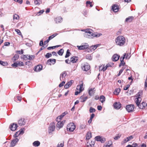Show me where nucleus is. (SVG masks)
Wrapping results in <instances>:
<instances>
[{"label":"nucleus","instance_id":"nucleus-37","mask_svg":"<svg viewBox=\"0 0 147 147\" xmlns=\"http://www.w3.org/2000/svg\"><path fill=\"white\" fill-rule=\"evenodd\" d=\"M133 19V17L132 16L126 18L125 19V21L127 22H130Z\"/></svg>","mask_w":147,"mask_h":147},{"label":"nucleus","instance_id":"nucleus-23","mask_svg":"<svg viewBox=\"0 0 147 147\" xmlns=\"http://www.w3.org/2000/svg\"><path fill=\"white\" fill-rule=\"evenodd\" d=\"M19 139L17 138H16L15 139L13 140L11 142V146H14L16 144L18 141Z\"/></svg>","mask_w":147,"mask_h":147},{"label":"nucleus","instance_id":"nucleus-31","mask_svg":"<svg viewBox=\"0 0 147 147\" xmlns=\"http://www.w3.org/2000/svg\"><path fill=\"white\" fill-rule=\"evenodd\" d=\"M42 65H38L36 67L35 70L37 72L39 71L42 69Z\"/></svg>","mask_w":147,"mask_h":147},{"label":"nucleus","instance_id":"nucleus-58","mask_svg":"<svg viewBox=\"0 0 147 147\" xmlns=\"http://www.w3.org/2000/svg\"><path fill=\"white\" fill-rule=\"evenodd\" d=\"M64 144L63 143H60V144H58L57 147H63V146Z\"/></svg>","mask_w":147,"mask_h":147},{"label":"nucleus","instance_id":"nucleus-26","mask_svg":"<svg viewBox=\"0 0 147 147\" xmlns=\"http://www.w3.org/2000/svg\"><path fill=\"white\" fill-rule=\"evenodd\" d=\"M119 8L118 6L116 5H113L112 6V9L115 12H117L118 11Z\"/></svg>","mask_w":147,"mask_h":147},{"label":"nucleus","instance_id":"nucleus-43","mask_svg":"<svg viewBox=\"0 0 147 147\" xmlns=\"http://www.w3.org/2000/svg\"><path fill=\"white\" fill-rule=\"evenodd\" d=\"M58 34L57 33H55L49 36L48 38L49 40H51L53 39V38H54Z\"/></svg>","mask_w":147,"mask_h":147},{"label":"nucleus","instance_id":"nucleus-21","mask_svg":"<svg viewBox=\"0 0 147 147\" xmlns=\"http://www.w3.org/2000/svg\"><path fill=\"white\" fill-rule=\"evenodd\" d=\"M78 59V58L76 57H73L70 58V62L73 63H76Z\"/></svg>","mask_w":147,"mask_h":147},{"label":"nucleus","instance_id":"nucleus-63","mask_svg":"<svg viewBox=\"0 0 147 147\" xmlns=\"http://www.w3.org/2000/svg\"><path fill=\"white\" fill-rule=\"evenodd\" d=\"M16 2H17L21 4L22 2V0H13Z\"/></svg>","mask_w":147,"mask_h":147},{"label":"nucleus","instance_id":"nucleus-32","mask_svg":"<svg viewBox=\"0 0 147 147\" xmlns=\"http://www.w3.org/2000/svg\"><path fill=\"white\" fill-rule=\"evenodd\" d=\"M88 98L87 96H82L80 97V101L81 102H84Z\"/></svg>","mask_w":147,"mask_h":147},{"label":"nucleus","instance_id":"nucleus-55","mask_svg":"<svg viewBox=\"0 0 147 147\" xmlns=\"http://www.w3.org/2000/svg\"><path fill=\"white\" fill-rule=\"evenodd\" d=\"M103 71H105L107 68L108 67V66L107 65H106L105 66V65H104L103 66Z\"/></svg>","mask_w":147,"mask_h":147},{"label":"nucleus","instance_id":"nucleus-2","mask_svg":"<svg viewBox=\"0 0 147 147\" xmlns=\"http://www.w3.org/2000/svg\"><path fill=\"white\" fill-rule=\"evenodd\" d=\"M76 126L73 123H70L67 126V129L68 131L73 132L76 129Z\"/></svg>","mask_w":147,"mask_h":147},{"label":"nucleus","instance_id":"nucleus-5","mask_svg":"<svg viewBox=\"0 0 147 147\" xmlns=\"http://www.w3.org/2000/svg\"><path fill=\"white\" fill-rule=\"evenodd\" d=\"M78 90H79V91H76L75 92V95H77L78 94L82 92L84 90V88L83 87V84L82 82V83H80V84L78 85L76 88Z\"/></svg>","mask_w":147,"mask_h":147},{"label":"nucleus","instance_id":"nucleus-44","mask_svg":"<svg viewBox=\"0 0 147 147\" xmlns=\"http://www.w3.org/2000/svg\"><path fill=\"white\" fill-rule=\"evenodd\" d=\"M86 58L89 60H91L92 59V57L90 55L88 54L86 56Z\"/></svg>","mask_w":147,"mask_h":147},{"label":"nucleus","instance_id":"nucleus-27","mask_svg":"<svg viewBox=\"0 0 147 147\" xmlns=\"http://www.w3.org/2000/svg\"><path fill=\"white\" fill-rule=\"evenodd\" d=\"M142 100V99L140 98H136L135 99V101L137 105L138 106H139V105H140V102H141Z\"/></svg>","mask_w":147,"mask_h":147},{"label":"nucleus","instance_id":"nucleus-60","mask_svg":"<svg viewBox=\"0 0 147 147\" xmlns=\"http://www.w3.org/2000/svg\"><path fill=\"white\" fill-rule=\"evenodd\" d=\"M120 61H121V62L120 63L119 65V67H120L122 65H124L125 63L123 61L120 60Z\"/></svg>","mask_w":147,"mask_h":147},{"label":"nucleus","instance_id":"nucleus-22","mask_svg":"<svg viewBox=\"0 0 147 147\" xmlns=\"http://www.w3.org/2000/svg\"><path fill=\"white\" fill-rule=\"evenodd\" d=\"M119 57L120 56L117 54H114L112 57L113 60L114 61H117L119 59Z\"/></svg>","mask_w":147,"mask_h":147},{"label":"nucleus","instance_id":"nucleus-46","mask_svg":"<svg viewBox=\"0 0 147 147\" xmlns=\"http://www.w3.org/2000/svg\"><path fill=\"white\" fill-rule=\"evenodd\" d=\"M71 55V53L69 52V51L68 49L66 52V54L65 56V58H67L68 57Z\"/></svg>","mask_w":147,"mask_h":147},{"label":"nucleus","instance_id":"nucleus-48","mask_svg":"<svg viewBox=\"0 0 147 147\" xmlns=\"http://www.w3.org/2000/svg\"><path fill=\"white\" fill-rule=\"evenodd\" d=\"M16 98H17L18 100H19V101H21V99H22V97H21L20 96H17L16 97H15L14 98V100L15 101H16V102H17V100H16Z\"/></svg>","mask_w":147,"mask_h":147},{"label":"nucleus","instance_id":"nucleus-29","mask_svg":"<svg viewBox=\"0 0 147 147\" xmlns=\"http://www.w3.org/2000/svg\"><path fill=\"white\" fill-rule=\"evenodd\" d=\"M67 113V112L63 113L61 115L57 117V119H61Z\"/></svg>","mask_w":147,"mask_h":147},{"label":"nucleus","instance_id":"nucleus-47","mask_svg":"<svg viewBox=\"0 0 147 147\" xmlns=\"http://www.w3.org/2000/svg\"><path fill=\"white\" fill-rule=\"evenodd\" d=\"M15 31L17 33V34L19 35H21V36L22 37L23 36L21 34V32L20 31V30L18 29H16L15 30Z\"/></svg>","mask_w":147,"mask_h":147},{"label":"nucleus","instance_id":"nucleus-64","mask_svg":"<svg viewBox=\"0 0 147 147\" xmlns=\"http://www.w3.org/2000/svg\"><path fill=\"white\" fill-rule=\"evenodd\" d=\"M146 88H147V77L145 82V88L146 89Z\"/></svg>","mask_w":147,"mask_h":147},{"label":"nucleus","instance_id":"nucleus-3","mask_svg":"<svg viewBox=\"0 0 147 147\" xmlns=\"http://www.w3.org/2000/svg\"><path fill=\"white\" fill-rule=\"evenodd\" d=\"M34 56L33 55H22L21 58L24 60L26 61L28 60H32L34 59Z\"/></svg>","mask_w":147,"mask_h":147},{"label":"nucleus","instance_id":"nucleus-13","mask_svg":"<svg viewBox=\"0 0 147 147\" xmlns=\"http://www.w3.org/2000/svg\"><path fill=\"white\" fill-rule=\"evenodd\" d=\"M24 129H22L21 131H19L16 132L14 134L13 136L15 138H16L18 136L20 135H22L24 133Z\"/></svg>","mask_w":147,"mask_h":147},{"label":"nucleus","instance_id":"nucleus-40","mask_svg":"<svg viewBox=\"0 0 147 147\" xmlns=\"http://www.w3.org/2000/svg\"><path fill=\"white\" fill-rule=\"evenodd\" d=\"M120 92V89L119 88H116L115 89V91L114 92L115 94L116 95H118L119 94V93Z\"/></svg>","mask_w":147,"mask_h":147},{"label":"nucleus","instance_id":"nucleus-52","mask_svg":"<svg viewBox=\"0 0 147 147\" xmlns=\"http://www.w3.org/2000/svg\"><path fill=\"white\" fill-rule=\"evenodd\" d=\"M121 134H118L114 138V139L115 140H117L119 139L121 136Z\"/></svg>","mask_w":147,"mask_h":147},{"label":"nucleus","instance_id":"nucleus-45","mask_svg":"<svg viewBox=\"0 0 147 147\" xmlns=\"http://www.w3.org/2000/svg\"><path fill=\"white\" fill-rule=\"evenodd\" d=\"M64 52V50L63 49H61L57 52L58 54L60 55L61 56L63 55Z\"/></svg>","mask_w":147,"mask_h":147},{"label":"nucleus","instance_id":"nucleus-61","mask_svg":"<svg viewBox=\"0 0 147 147\" xmlns=\"http://www.w3.org/2000/svg\"><path fill=\"white\" fill-rule=\"evenodd\" d=\"M138 146V144H137L135 143L133 144L132 145H131V147H137Z\"/></svg>","mask_w":147,"mask_h":147},{"label":"nucleus","instance_id":"nucleus-8","mask_svg":"<svg viewBox=\"0 0 147 147\" xmlns=\"http://www.w3.org/2000/svg\"><path fill=\"white\" fill-rule=\"evenodd\" d=\"M65 122V120H63L62 121H58L56 125V127L57 128H58L57 129V130H59L60 128H62Z\"/></svg>","mask_w":147,"mask_h":147},{"label":"nucleus","instance_id":"nucleus-50","mask_svg":"<svg viewBox=\"0 0 147 147\" xmlns=\"http://www.w3.org/2000/svg\"><path fill=\"white\" fill-rule=\"evenodd\" d=\"M52 56V54L50 53H47L45 55L46 57L47 58H48Z\"/></svg>","mask_w":147,"mask_h":147},{"label":"nucleus","instance_id":"nucleus-6","mask_svg":"<svg viewBox=\"0 0 147 147\" xmlns=\"http://www.w3.org/2000/svg\"><path fill=\"white\" fill-rule=\"evenodd\" d=\"M81 67L82 70L84 71H87L90 68V66L88 63H84L82 64Z\"/></svg>","mask_w":147,"mask_h":147},{"label":"nucleus","instance_id":"nucleus-15","mask_svg":"<svg viewBox=\"0 0 147 147\" xmlns=\"http://www.w3.org/2000/svg\"><path fill=\"white\" fill-rule=\"evenodd\" d=\"M147 105V104L146 102H143L141 103L139 105L138 107L140 109H144Z\"/></svg>","mask_w":147,"mask_h":147},{"label":"nucleus","instance_id":"nucleus-35","mask_svg":"<svg viewBox=\"0 0 147 147\" xmlns=\"http://www.w3.org/2000/svg\"><path fill=\"white\" fill-rule=\"evenodd\" d=\"M86 140L90 139L92 137L91 133L90 132H88L86 134Z\"/></svg>","mask_w":147,"mask_h":147},{"label":"nucleus","instance_id":"nucleus-11","mask_svg":"<svg viewBox=\"0 0 147 147\" xmlns=\"http://www.w3.org/2000/svg\"><path fill=\"white\" fill-rule=\"evenodd\" d=\"M24 65L23 62L18 61L16 62H14L13 64H12L11 66L15 67H17L18 66H23Z\"/></svg>","mask_w":147,"mask_h":147},{"label":"nucleus","instance_id":"nucleus-14","mask_svg":"<svg viewBox=\"0 0 147 147\" xmlns=\"http://www.w3.org/2000/svg\"><path fill=\"white\" fill-rule=\"evenodd\" d=\"M17 125L15 123L11 124L10 126V128L12 131H15L17 127Z\"/></svg>","mask_w":147,"mask_h":147},{"label":"nucleus","instance_id":"nucleus-12","mask_svg":"<svg viewBox=\"0 0 147 147\" xmlns=\"http://www.w3.org/2000/svg\"><path fill=\"white\" fill-rule=\"evenodd\" d=\"M95 139L96 141H100L102 143H104L105 141V138L100 136L96 137Z\"/></svg>","mask_w":147,"mask_h":147},{"label":"nucleus","instance_id":"nucleus-39","mask_svg":"<svg viewBox=\"0 0 147 147\" xmlns=\"http://www.w3.org/2000/svg\"><path fill=\"white\" fill-rule=\"evenodd\" d=\"M19 18L20 17L18 15L15 14L13 15V20H19Z\"/></svg>","mask_w":147,"mask_h":147},{"label":"nucleus","instance_id":"nucleus-25","mask_svg":"<svg viewBox=\"0 0 147 147\" xmlns=\"http://www.w3.org/2000/svg\"><path fill=\"white\" fill-rule=\"evenodd\" d=\"M114 107L115 109H119L121 107V105L119 102H115L114 104Z\"/></svg>","mask_w":147,"mask_h":147},{"label":"nucleus","instance_id":"nucleus-38","mask_svg":"<svg viewBox=\"0 0 147 147\" xmlns=\"http://www.w3.org/2000/svg\"><path fill=\"white\" fill-rule=\"evenodd\" d=\"M92 2H90L89 1H87L86 2V6L88 7L89 5H90V7H91L93 6V5L92 4Z\"/></svg>","mask_w":147,"mask_h":147},{"label":"nucleus","instance_id":"nucleus-10","mask_svg":"<svg viewBox=\"0 0 147 147\" xmlns=\"http://www.w3.org/2000/svg\"><path fill=\"white\" fill-rule=\"evenodd\" d=\"M89 47V45L88 43H85L82 45L79 46H77V47L80 50H84L87 49Z\"/></svg>","mask_w":147,"mask_h":147},{"label":"nucleus","instance_id":"nucleus-9","mask_svg":"<svg viewBox=\"0 0 147 147\" xmlns=\"http://www.w3.org/2000/svg\"><path fill=\"white\" fill-rule=\"evenodd\" d=\"M134 106L133 105H129L126 106V109L128 112H131L134 109Z\"/></svg>","mask_w":147,"mask_h":147},{"label":"nucleus","instance_id":"nucleus-57","mask_svg":"<svg viewBox=\"0 0 147 147\" xmlns=\"http://www.w3.org/2000/svg\"><path fill=\"white\" fill-rule=\"evenodd\" d=\"M65 83V82L64 81H63L59 85V87H61L63 86L64 84Z\"/></svg>","mask_w":147,"mask_h":147},{"label":"nucleus","instance_id":"nucleus-19","mask_svg":"<svg viewBox=\"0 0 147 147\" xmlns=\"http://www.w3.org/2000/svg\"><path fill=\"white\" fill-rule=\"evenodd\" d=\"M67 73L65 71H64L62 72L60 75V79L61 81H62L64 80L65 76H66Z\"/></svg>","mask_w":147,"mask_h":147},{"label":"nucleus","instance_id":"nucleus-24","mask_svg":"<svg viewBox=\"0 0 147 147\" xmlns=\"http://www.w3.org/2000/svg\"><path fill=\"white\" fill-rule=\"evenodd\" d=\"M55 21L57 24L61 23L62 21V18L60 17H57L55 19Z\"/></svg>","mask_w":147,"mask_h":147},{"label":"nucleus","instance_id":"nucleus-20","mask_svg":"<svg viewBox=\"0 0 147 147\" xmlns=\"http://www.w3.org/2000/svg\"><path fill=\"white\" fill-rule=\"evenodd\" d=\"M142 94L143 91L142 90H140L138 92L136 95L135 97L138 98H141Z\"/></svg>","mask_w":147,"mask_h":147},{"label":"nucleus","instance_id":"nucleus-30","mask_svg":"<svg viewBox=\"0 0 147 147\" xmlns=\"http://www.w3.org/2000/svg\"><path fill=\"white\" fill-rule=\"evenodd\" d=\"M95 90H94V88H90L88 92V93L90 96H91L95 92Z\"/></svg>","mask_w":147,"mask_h":147},{"label":"nucleus","instance_id":"nucleus-54","mask_svg":"<svg viewBox=\"0 0 147 147\" xmlns=\"http://www.w3.org/2000/svg\"><path fill=\"white\" fill-rule=\"evenodd\" d=\"M126 55V57H125V59H129L131 56L130 54L129 53H127Z\"/></svg>","mask_w":147,"mask_h":147},{"label":"nucleus","instance_id":"nucleus-41","mask_svg":"<svg viewBox=\"0 0 147 147\" xmlns=\"http://www.w3.org/2000/svg\"><path fill=\"white\" fill-rule=\"evenodd\" d=\"M127 66L125 65V66H124V67H123L119 71V73L117 75L118 76H119L123 72V70L124 69H125L126 68V67Z\"/></svg>","mask_w":147,"mask_h":147},{"label":"nucleus","instance_id":"nucleus-51","mask_svg":"<svg viewBox=\"0 0 147 147\" xmlns=\"http://www.w3.org/2000/svg\"><path fill=\"white\" fill-rule=\"evenodd\" d=\"M86 126V125L85 124H81L80 126V128L81 129H82L85 128Z\"/></svg>","mask_w":147,"mask_h":147},{"label":"nucleus","instance_id":"nucleus-62","mask_svg":"<svg viewBox=\"0 0 147 147\" xmlns=\"http://www.w3.org/2000/svg\"><path fill=\"white\" fill-rule=\"evenodd\" d=\"M103 67L102 65L100 66L99 67V71H103Z\"/></svg>","mask_w":147,"mask_h":147},{"label":"nucleus","instance_id":"nucleus-33","mask_svg":"<svg viewBox=\"0 0 147 147\" xmlns=\"http://www.w3.org/2000/svg\"><path fill=\"white\" fill-rule=\"evenodd\" d=\"M19 57V55L17 54H16L12 58V60L13 62H14L17 60H18Z\"/></svg>","mask_w":147,"mask_h":147},{"label":"nucleus","instance_id":"nucleus-28","mask_svg":"<svg viewBox=\"0 0 147 147\" xmlns=\"http://www.w3.org/2000/svg\"><path fill=\"white\" fill-rule=\"evenodd\" d=\"M94 142L91 141L90 142H87L86 146L88 147H93L94 145Z\"/></svg>","mask_w":147,"mask_h":147},{"label":"nucleus","instance_id":"nucleus-1","mask_svg":"<svg viewBox=\"0 0 147 147\" xmlns=\"http://www.w3.org/2000/svg\"><path fill=\"white\" fill-rule=\"evenodd\" d=\"M115 42L116 45L121 46L125 44V38L123 36H119L115 39Z\"/></svg>","mask_w":147,"mask_h":147},{"label":"nucleus","instance_id":"nucleus-42","mask_svg":"<svg viewBox=\"0 0 147 147\" xmlns=\"http://www.w3.org/2000/svg\"><path fill=\"white\" fill-rule=\"evenodd\" d=\"M100 100L101 102L103 103L105 101V97L103 96L102 95L100 96Z\"/></svg>","mask_w":147,"mask_h":147},{"label":"nucleus","instance_id":"nucleus-59","mask_svg":"<svg viewBox=\"0 0 147 147\" xmlns=\"http://www.w3.org/2000/svg\"><path fill=\"white\" fill-rule=\"evenodd\" d=\"M16 52L20 55L22 54L23 53V51L22 50H21V51H17Z\"/></svg>","mask_w":147,"mask_h":147},{"label":"nucleus","instance_id":"nucleus-18","mask_svg":"<svg viewBox=\"0 0 147 147\" xmlns=\"http://www.w3.org/2000/svg\"><path fill=\"white\" fill-rule=\"evenodd\" d=\"M74 82L73 80H71L67 82L64 86V88H67L70 86L72 85V83Z\"/></svg>","mask_w":147,"mask_h":147},{"label":"nucleus","instance_id":"nucleus-17","mask_svg":"<svg viewBox=\"0 0 147 147\" xmlns=\"http://www.w3.org/2000/svg\"><path fill=\"white\" fill-rule=\"evenodd\" d=\"M133 136H129L128 137H127L126 138L124 139L123 141L122 142V143L123 142L124 143H126L127 142L133 139Z\"/></svg>","mask_w":147,"mask_h":147},{"label":"nucleus","instance_id":"nucleus-53","mask_svg":"<svg viewBox=\"0 0 147 147\" xmlns=\"http://www.w3.org/2000/svg\"><path fill=\"white\" fill-rule=\"evenodd\" d=\"M89 111L90 113H93L95 112V110L94 108H93L92 107H91L90 108Z\"/></svg>","mask_w":147,"mask_h":147},{"label":"nucleus","instance_id":"nucleus-56","mask_svg":"<svg viewBox=\"0 0 147 147\" xmlns=\"http://www.w3.org/2000/svg\"><path fill=\"white\" fill-rule=\"evenodd\" d=\"M130 85L129 84H127V86H125L124 87V90H127L128 89V88L129 87Z\"/></svg>","mask_w":147,"mask_h":147},{"label":"nucleus","instance_id":"nucleus-49","mask_svg":"<svg viewBox=\"0 0 147 147\" xmlns=\"http://www.w3.org/2000/svg\"><path fill=\"white\" fill-rule=\"evenodd\" d=\"M109 142H110L109 144H107L106 145L104 146V147H112V142L110 141Z\"/></svg>","mask_w":147,"mask_h":147},{"label":"nucleus","instance_id":"nucleus-34","mask_svg":"<svg viewBox=\"0 0 147 147\" xmlns=\"http://www.w3.org/2000/svg\"><path fill=\"white\" fill-rule=\"evenodd\" d=\"M40 143L38 141H35L34 142L32 143V144L34 146L37 147L39 146L40 145Z\"/></svg>","mask_w":147,"mask_h":147},{"label":"nucleus","instance_id":"nucleus-16","mask_svg":"<svg viewBox=\"0 0 147 147\" xmlns=\"http://www.w3.org/2000/svg\"><path fill=\"white\" fill-rule=\"evenodd\" d=\"M56 62V60L55 59H49L48 60L47 62V64L49 65H51V63L53 64H54Z\"/></svg>","mask_w":147,"mask_h":147},{"label":"nucleus","instance_id":"nucleus-36","mask_svg":"<svg viewBox=\"0 0 147 147\" xmlns=\"http://www.w3.org/2000/svg\"><path fill=\"white\" fill-rule=\"evenodd\" d=\"M25 120H18V123L20 125L22 126L24 125L26 123Z\"/></svg>","mask_w":147,"mask_h":147},{"label":"nucleus","instance_id":"nucleus-4","mask_svg":"<svg viewBox=\"0 0 147 147\" xmlns=\"http://www.w3.org/2000/svg\"><path fill=\"white\" fill-rule=\"evenodd\" d=\"M84 31L85 33L84 34V36L87 38H90V36H92L93 33L92 30L90 29H87L83 30Z\"/></svg>","mask_w":147,"mask_h":147},{"label":"nucleus","instance_id":"nucleus-7","mask_svg":"<svg viewBox=\"0 0 147 147\" xmlns=\"http://www.w3.org/2000/svg\"><path fill=\"white\" fill-rule=\"evenodd\" d=\"M55 124L54 122L50 123L48 128V132L49 134L55 131Z\"/></svg>","mask_w":147,"mask_h":147}]
</instances>
